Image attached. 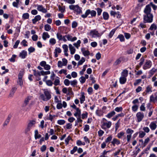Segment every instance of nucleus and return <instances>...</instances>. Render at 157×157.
I'll list each match as a JSON object with an SVG mask.
<instances>
[{
    "mask_svg": "<svg viewBox=\"0 0 157 157\" xmlns=\"http://www.w3.org/2000/svg\"><path fill=\"white\" fill-rule=\"evenodd\" d=\"M17 88L16 87H13L11 89L9 94V96L12 97L14 95V93L16 91Z\"/></svg>",
    "mask_w": 157,
    "mask_h": 157,
    "instance_id": "28",
    "label": "nucleus"
},
{
    "mask_svg": "<svg viewBox=\"0 0 157 157\" xmlns=\"http://www.w3.org/2000/svg\"><path fill=\"white\" fill-rule=\"evenodd\" d=\"M149 127L152 130H155L157 127L156 122H151L149 124Z\"/></svg>",
    "mask_w": 157,
    "mask_h": 157,
    "instance_id": "14",
    "label": "nucleus"
},
{
    "mask_svg": "<svg viewBox=\"0 0 157 157\" xmlns=\"http://www.w3.org/2000/svg\"><path fill=\"white\" fill-rule=\"evenodd\" d=\"M79 81L81 84H83L86 81L85 78L83 76H82L79 78Z\"/></svg>",
    "mask_w": 157,
    "mask_h": 157,
    "instance_id": "38",
    "label": "nucleus"
},
{
    "mask_svg": "<svg viewBox=\"0 0 157 157\" xmlns=\"http://www.w3.org/2000/svg\"><path fill=\"white\" fill-rule=\"evenodd\" d=\"M115 114V112L114 111H112L106 115L105 117L108 118H110L114 115Z\"/></svg>",
    "mask_w": 157,
    "mask_h": 157,
    "instance_id": "23",
    "label": "nucleus"
},
{
    "mask_svg": "<svg viewBox=\"0 0 157 157\" xmlns=\"http://www.w3.org/2000/svg\"><path fill=\"white\" fill-rule=\"evenodd\" d=\"M65 123V121L64 120H58L57 123L60 125L64 124Z\"/></svg>",
    "mask_w": 157,
    "mask_h": 157,
    "instance_id": "45",
    "label": "nucleus"
},
{
    "mask_svg": "<svg viewBox=\"0 0 157 157\" xmlns=\"http://www.w3.org/2000/svg\"><path fill=\"white\" fill-rule=\"evenodd\" d=\"M124 133L122 131L120 132L119 133H118L117 134V137L118 138L120 139L122 138V137L124 135Z\"/></svg>",
    "mask_w": 157,
    "mask_h": 157,
    "instance_id": "51",
    "label": "nucleus"
},
{
    "mask_svg": "<svg viewBox=\"0 0 157 157\" xmlns=\"http://www.w3.org/2000/svg\"><path fill=\"white\" fill-rule=\"evenodd\" d=\"M104 113V112H103V110L101 109H98L96 110L95 112L96 115L99 117L102 116Z\"/></svg>",
    "mask_w": 157,
    "mask_h": 157,
    "instance_id": "19",
    "label": "nucleus"
},
{
    "mask_svg": "<svg viewBox=\"0 0 157 157\" xmlns=\"http://www.w3.org/2000/svg\"><path fill=\"white\" fill-rule=\"evenodd\" d=\"M134 132V131L130 128H128L126 130V133L127 134L126 136L127 141L129 142L132 137V135Z\"/></svg>",
    "mask_w": 157,
    "mask_h": 157,
    "instance_id": "6",
    "label": "nucleus"
},
{
    "mask_svg": "<svg viewBox=\"0 0 157 157\" xmlns=\"http://www.w3.org/2000/svg\"><path fill=\"white\" fill-rule=\"evenodd\" d=\"M79 99L81 104L83 103L85 100V94L83 92L81 93V97Z\"/></svg>",
    "mask_w": 157,
    "mask_h": 157,
    "instance_id": "20",
    "label": "nucleus"
},
{
    "mask_svg": "<svg viewBox=\"0 0 157 157\" xmlns=\"http://www.w3.org/2000/svg\"><path fill=\"white\" fill-rule=\"evenodd\" d=\"M149 5H150V6H152L154 10H155L157 9V6L153 4L152 2H150Z\"/></svg>",
    "mask_w": 157,
    "mask_h": 157,
    "instance_id": "57",
    "label": "nucleus"
},
{
    "mask_svg": "<svg viewBox=\"0 0 157 157\" xmlns=\"http://www.w3.org/2000/svg\"><path fill=\"white\" fill-rule=\"evenodd\" d=\"M27 56V52L25 50L22 51L19 53V56L22 59L26 58Z\"/></svg>",
    "mask_w": 157,
    "mask_h": 157,
    "instance_id": "13",
    "label": "nucleus"
},
{
    "mask_svg": "<svg viewBox=\"0 0 157 157\" xmlns=\"http://www.w3.org/2000/svg\"><path fill=\"white\" fill-rule=\"evenodd\" d=\"M142 81L141 79H136L135 82L134 83V85L135 86H137L138 85L139 83H140Z\"/></svg>",
    "mask_w": 157,
    "mask_h": 157,
    "instance_id": "60",
    "label": "nucleus"
},
{
    "mask_svg": "<svg viewBox=\"0 0 157 157\" xmlns=\"http://www.w3.org/2000/svg\"><path fill=\"white\" fill-rule=\"evenodd\" d=\"M103 19L105 20H107L109 19V15L108 13L104 12L103 13Z\"/></svg>",
    "mask_w": 157,
    "mask_h": 157,
    "instance_id": "31",
    "label": "nucleus"
},
{
    "mask_svg": "<svg viewBox=\"0 0 157 157\" xmlns=\"http://www.w3.org/2000/svg\"><path fill=\"white\" fill-rule=\"evenodd\" d=\"M114 110L117 112H120L122 111L123 108L121 107H117Z\"/></svg>",
    "mask_w": 157,
    "mask_h": 157,
    "instance_id": "52",
    "label": "nucleus"
},
{
    "mask_svg": "<svg viewBox=\"0 0 157 157\" xmlns=\"http://www.w3.org/2000/svg\"><path fill=\"white\" fill-rule=\"evenodd\" d=\"M81 43V41L80 40H78L77 42L75 43L74 45L77 48L80 46V44Z\"/></svg>",
    "mask_w": 157,
    "mask_h": 157,
    "instance_id": "53",
    "label": "nucleus"
},
{
    "mask_svg": "<svg viewBox=\"0 0 157 157\" xmlns=\"http://www.w3.org/2000/svg\"><path fill=\"white\" fill-rule=\"evenodd\" d=\"M17 56L15 55H13L9 59V60L12 62H14L15 61V58Z\"/></svg>",
    "mask_w": 157,
    "mask_h": 157,
    "instance_id": "42",
    "label": "nucleus"
},
{
    "mask_svg": "<svg viewBox=\"0 0 157 157\" xmlns=\"http://www.w3.org/2000/svg\"><path fill=\"white\" fill-rule=\"evenodd\" d=\"M45 82L47 85L49 86H52L53 84L52 81L50 80H47Z\"/></svg>",
    "mask_w": 157,
    "mask_h": 157,
    "instance_id": "47",
    "label": "nucleus"
},
{
    "mask_svg": "<svg viewBox=\"0 0 157 157\" xmlns=\"http://www.w3.org/2000/svg\"><path fill=\"white\" fill-rule=\"evenodd\" d=\"M93 90L92 87H89L88 88L87 90V92L89 95H91L92 94Z\"/></svg>",
    "mask_w": 157,
    "mask_h": 157,
    "instance_id": "64",
    "label": "nucleus"
},
{
    "mask_svg": "<svg viewBox=\"0 0 157 157\" xmlns=\"http://www.w3.org/2000/svg\"><path fill=\"white\" fill-rule=\"evenodd\" d=\"M90 129V126L88 124H86L84 126V131L85 132H87L89 131Z\"/></svg>",
    "mask_w": 157,
    "mask_h": 157,
    "instance_id": "63",
    "label": "nucleus"
},
{
    "mask_svg": "<svg viewBox=\"0 0 157 157\" xmlns=\"http://www.w3.org/2000/svg\"><path fill=\"white\" fill-rule=\"evenodd\" d=\"M157 29V27L155 24H152L149 30H152L154 29L155 30L156 29Z\"/></svg>",
    "mask_w": 157,
    "mask_h": 157,
    "instance_id": "48",
    "label": "nucleus"
},
{
    "mask_svg": "<svg viewBox=\"0 0 157 157\" xmlns=\"http://www.w3.org/2000/svg\"><path fill=\"white\" fill-rule=\"evenodd\" d=\"M139 137L140 138H142L145 135L146 133L144 131H140L139 132Z\"/></svg>",
    "mask_w": 157,
    "mask_h": 157,
    "instance_id": "44",
    "label": "nucleus"
},
{
    "mask_svg": "<svg viewBox=\"0 0 157 157\" xmlns=\"http://www.w3.org/2000/svg\"><path fill=\"white\" fill-rule=\"evenodd\" d=\"M143 130L144 131V132L147 133H148L150 130L149 128L147 127H144L143 128Z\"/></svg>",
    "mask_w": 157,
    "mask_h": 157,
    "instance_id": "56",
    "label": "nucleus"
},
{
    "mask_svg": "<svg viewBox=\"0 0 157 157\" xmlns=\"http://www.w3.org/2000/svg\"><path fill=\"white\" fill-rule=\"evenodd\" d=\"M139 105H133L132 107V111L136 112L137 111L139 108Z\"/></svg>",
    "mask_w": 157,
    "mask_h": 157,
    "instance_id": "33",
    "label": "nucleus"
},
{
    "mask_svg": "<svg viewBox=\"0 0 157 157\" xmlns=\"http://www.w3.org/2000/svg\"><path fill=\"white\" fill-rule=\"evenodd\" d=\"M59 8V10L60 11L61 13H64L65 10V6H61L60 5H59L58 6Z\"/></svg>",
    "mask_w": 157,
    "mask_h": 157,
    "instance_id": "37",
    "label": "nucleus"
},
{
    "mask_svg": "<svg viewBox=\"0 0 157 157\" xmlns=\"http://www.w3.org/2000/svg\"><path fill=\"white\" fill-rule=\"evenodd\" d=\"M150 101L151 102L155 103L157 101V93L152 94L150 97Z\"/></svg>",
    "mask_w": 157,
    "mask_h": 157,
    "instance_id": "10",
    "label": "nucleus"
},
{
    "mask_svg": "<svg viewBox=\"0 0 157 157\" xmlns=\"http://www.w3.org/2000/svg\"><path fill=\"white\" fill-rule=\"evenodd\" d=\"M71 139V137L69 136L65 140V144L66 145L69 144L70 140Z\"/></svg>",
    "mask_w": 157,
    "mask_h": 157,
    "instance_id": "43",
    "label": "nucleus"
},
{
    "mask_svg": "<svg viewBox=\"0 0 157 157\" xmlns=\"http://www.w3.org/2000/svg\"><path fill=\"white\" fill-rule=\"evenodd\" d=\"M50 36L47 32H44L43 34L42 37L44 39H46L47 38H49Z\"/></svg>",
    "mask_w": 157,
    "mask_h": 157,
    "instance_id": "35",
    "label": "nucleus"
},
{
    "mask_svg": "<svg viewBox=\"0 0 157 157\" xmlns=\"http://www.w3.org/2000/svg\"><path fill=\"white\" fill-rule=\"evenodd\" d=\"M76 144L78 146H80L81 145H85V143L84 142H82L81 140H78L77 141Z\"/></svg>",
    "mask_w": 157,
    "mask_h": 157,
    "instance_id": "39",
    "label": "nucleus"
},
{
    "mask_svg": "<svg viewBox=\"0 0 157 157\" xmlns=\"http://www.w3.org/2000/svg\"><path fill=\"white\" fill-rule=\"evenodd\" d=\"M103 119L104 121L101 123V128L105 130L110 128L112 125V122L111 121H107L105 118H103Z\"/></svg>",
    "mask_w": 157,
    "mask_h": 157,
    "instance_id": "2",
    "label": "nucleus"
},
{
    "mask_svg": "<svg viewBox=\"0 0 157 157\" xmlns=\"http://www.w3.org/2000/svg\"><path fill=\"white\" fill-rule=\"evenodd\" d=\"M74 10L77 12L78 14H80L82 13V11L81 10V8L78 5H76Z\"/></svg>",
    "mask_w": 157,
    "mask_h": 157,
    "instance_id": "29",
    "label": "nucleus"
},
{
    "mask_svg": "<svg viewBox=\"0 0 157 157\" xmlns=\"http://www.w3.org/2000/svg\"><path fill=\"white\" fill-rule=\"evenodd\" d=\"M157 70L155 68H153L151 70H150L148 72L149 78H150L154 74L156 71Z\"/></svg>",
    "mask_w": 157,
    "mask_h": 157,
    "instance_id": "21",
    "label": "nucleus"
},
{
    "mask_svg": "<svg viewBox=\"0 0 157 157\" xmlns=\"http://www.w3.org/2000/svg\"><path fill=\"white\" fill-rule=\"evenodd\" d=\"M90 14L91 17H95L96 14V12L94 10H90V9L86 10L85 13L81 15V17L83 18L87 17Z\"/></svg>",
    "mask_w": 157,
    "mask_h": 157,
    "instance_id": "5",
    "label": "nucleus"
},
{
    "mask_svg": "<svg viewBox=\"0 0 157 157\" xmlns=\"http://www.w3.org/2000/svg\"><path fill=\"white\" fill-rule=\"evenodd\" d=\"M152 65V62L150 60H146L143 65V68L146 70L150 68Z\"/></svg>",
    "mask_w": 157,
    "mask_h": 157,
    "instance_id": "7",
    "label": "nucleus"
},
{
    "mask_svg": "<svg viewBox=\"0 0 157 157\" xmlns=\"http://www.w3.org/2000/svg\"><path fill=\"white\" fill-rule=\"evenodd\" d=\"M111 143L114 146H115V145H119L121 144L120 141L116 138H114L112 141H111Z\"/></svg>",
    "mask_w": 157,
    "mask_h": 157,
    "instance_id": "17",
    "label": "nucleus"
},
{
    "mask_svg": "<svg viewBox=\"0 0 157 157\" xmlns=\"http://www.w3.org/2000/svg\"><path fill=\"white\" fill-rule=\"evenodd\" d=\"M151 9L150 6V5L148 4L146 5L144 11V12L145 14H151Z\"/></svg>",
    "mask_w": 157,
    "mask_h": 157,
    "instance_id": "11",
    "label": "nucleus"
},
{
    "mask_svg": "<svg viewBox=\"0 0 157 157\" xmlns=\"http://www.w3.org/2000/svg\"><path fill=\"white\" fill-rule=\"evenodd\" d=\"M126 78L125 77L121 76L120 78V82L121 84H124L126 81Z\"/></svg>",
    "mask_w": 157,
    "mask_h": 157,
    "instance_id": "30",
    "label": "nucleus"
},
{
    "mask_svg": "<svg viewBox=\"0 0 157 157\" xmlns=\"http://www.w3.org/2000/svg\"><path fill=\"white\" fill-rule=\"evenodd\" d=\"M77 84V81L76 79H74L70 81V84L73 87H75Z\"/></svg>",
    "mask_w": 157,
    "mask_h": 157,
    "instance_id": "36",
    "label": "nucleus"
},
{
    "mask_svg": "<svg viewBox=\"0 0 157 157\" xmlns=\"http://www.w3.org/2000/svg\"><path fill=\"white\" fill-rule=\"evenodd\" d=\"M69 47L70 51L71 53V54H74L75 52V49L74 47L71 44H69Z\"/></svg>",
    "mask_w": 157,
    "mask_h": 157,
    "instance_id": "24",
    "label": "nucleus"
},
{
    "mask_svg": "<svg viewBox=\"0 0 157 157\" xmlns=\"http://www.w3.org/2000/svg\"><path fill=\"white\" fill-rule=\"evenodd\" d=\"M152 87L151 85H148L146 87V89L145 90L146 94H149L151 93L152 92Z\"/></svg>",
    "mask_w": 157,
    "mask_h": 157,
    "instance_id": "18",
    "label": "nucleus"
},
{
    "mask_svg": "<svg viewBox=\"0 0 157 157\" xmlns=\"http://www.w3.org/2000/svg\"><path fill=\"white\" fill-rule=\"evenodd\" d=\"M57 117V116L56 115H52L51 114H49V116L48 117L47 119L52 121L53 119L56 117Z\"/></svg>",
    "mask_w": 157,
    "mask_h": 157,
    "instance_id": "40",
    "label": "nucleus"
},
{
    "mask_svg": "<svg viewBox=\"0 0 157 157\" xmlns=\"http://www.w3.org/2000/svg\"><path fill=\"white\" fill-rule=\"evenodd\" d=\"M78 147L77 146H75L73 149L71 150L70 153L71 154H73L77 150Z\"/></svg>",
    "mask_w": 157,
    "mask_h": 157,
    "instance_id": "54",
    "label": "nucleus"
},
{
    "mask_svg": "<svg viewBox=\"0 0 157 157\" xmlns=\"http://www.w3.org/2000/svg\"><path fill=\"white\" fill-rule=\"evenodd\" d=\"M81 51L83 55L85 57L88 56L90 54L89 51L86 50L84 48H81Z\"/></svg>",
    "mask_w": 157,
    "mask_h": 157,
    "instance_id": "16",
    "label": "nucleus"
},
{
    "mask_svg": "<svg viewBox=\"0 0 157 157\" xmlns=\"http://www.w3.org/2000/svg\"><path fill=\"white\" fill-rule=\"evenodd\" d=\"M37 10L40 11L41 12L43 13H46L47 10L44 8L42 5H38L37 6Z\"/></svg>",
    "mask_w": 157,
    "mask_h": 157,
    "instance_id": "15",
    "label": "nucleus"
},
{
    "mask_svg": "<svg viewBox=\"0 0 157 157\" xmlns=\"http://www.w3.org/2000/svg\"><path fill=\"white\" fill-rule=\"evenodd\" d=\"M76 112L74 114V116L76 118L81 116V110L79 109H77L76 110Z\"/></svg>",
    "mask_w": 157,
    "mask_h": 157,
    "instance_id": "25",
    "label": "nucleus"
},
{
    "mask_svg": "<svg viewBox=\"0 0 157 157\" xmlns=\"http://www.w3.org/2000/svg\"><path fill=\"white\" fill-rule=\"evenodd\" d=\"M85 61V58L84 57H82L81 59L78 62V66L82 65Z\"/></svg>",
    "mask_w": 157,
    "mask_h": 157,
    "instance_id": "49",
    "label": "nucleus"
},
{
    "mask_svg": "<svg viewBox=\"0 0 157 157\" xmlns=\"http://www.w3.org/2000/svg\"><path fill=\"white\" fill-rule=\"evenodd\" d=\"M91 36L93 37H99L101 36V34L98 33V31L95 29L91 30L90 32Z\"/></svg>",
    "mask_w": 157,
    "mask_h": 157,
    "instance_id": "8",
    "label": "nucleus"
},
{
    "mask_svg": "<svg viewBox=\"0 0 157 157\" xmlns=\"http://www.w3.org/2000/svg\"><path fill=\"white\" fill-rule=\"evenodd\" d=\"M128 71L127 70H124L122 73V76L126 77L128 75Z\"/></svg>",
    "mask_w": 157,
    "mask_h": 157,
    "instance_id": "46",
    "label": "nucleus"
},
{
    "mask_svg": "<svg viewBox=\"0 0 157 157\" xmlns=\"http://www.w3.org/2000/svg\"><path fill=\"white\" fill-rule=\"evenodd\" d=\"M43 93L41 94L39 98L44 101H47L51 98V92L48 89H44Z\"/></svg>",
    "mask_w": 157,
    "mask_h": 157,
    "instance_id": "1",
    "label": "nucleus"
},
{
    "mask_svg": "<svg viewBox=\"0 0 157 157\" xmlns=\"http://www.w3.org/2000/svg\"><path fill=\"white\" fill-rule=\"evenodd\" d=\"M136 117L137 118V122H139L141 121L143 119L144 115L143 113L138 112L136 114Z\"/></svg>",
    "mask_w": 157,
    "mask_h": 157,
    "instance_id": "9",
    "label": "nucleus"
},
{
    "mask_svg": "<svg viewBox=\"0 0 157 157\" xmlns=\"http://www.w3.org/2000/svg\"><path fill=\"white\" fill-rule=\"evenodd\" d=\"M97 11V14L98 16H100L102 12V10L100 8H98L96 9Z\"/></svg>",
    "mask_w": 157,
    "mask_h": 157,
    "instance_id": "61",
    "label": "nucleus"
},
{
    "mask_svg": "<svg viewBox=\"0 0 157 157\" xmlns=\"http://www.w3.org/2000/svg\"><path fill=\"white\" fill-rule=\"evenodd\" d=\"M63 48L64 50V52L65 56H68L67 52L68 50V47L66 44H64L63 45Z\"/></svg>",
    "mask_w": 157,
    "mask_h": 157,
    "instance_id": "22",
    "label": "nucleus"
},
{
    "mask_svg": "<svg viewBox=\"0 0 157 157\" xmlns=\"http://www.w3.org/2000/svg\"><path fill=\"white\" fill-rule=\"evenodd\" d=\"M36 123V121L34 120L30 121L28 124L27 127L25 130V133L26 134L27 133L33 128L35 127Z\"/></svg>",
    "mask_w": 157,
    "mask_h": 157,
    "instance_id": "4",
    "label": "nucleus"
},
{
    "mask_svg": "<svg viewBox=\"0 0 157 157\" xmlns=\"http://www.w3.org/2000/svg\"><path fill=\"white\" fill-rule=\"evenodd\" d=\"M31 98L32 97L31 96H28L25 99L24 102L23 104V106H26L28 104L29 101L31 99Z\"/></svg>",
    "mask_w": 157,
    "mask_h": 157,
    "instance_id": "26",
    "label": "nucleus"
},
{
    "mask_svg": "<svg viewBox=\"0 0 157 157\" xmlns=\"http://www.w3.org/2000/svg\"><path fill=\"white\" fill-rule=\"evenodd\" d=\"M122 59V57H120L119 58L117 59L114 62V65H117L120 64Z\"/></svg>",
    "mask_w": 157,
    "mask_h": 157,
    "instance_id": "34",
    "label": "nucleus"
},
{
    "mask_svg": "<svg viewBox=\"0 0 157 157\" xmlns=\"http://www.w3.org/2000/svg\"><path fill=\"white\" fill-rule=\"evenodd\" d=\"M29 17V15L28 13H24L22 16V17L24 19H28Z\"/></svg>",
    "mask_w": 157,
    "mask_h": 157,
    "instance_id": "58",
    "label": "nucleus"
},
{
    "mask_svg": "<svg viewBox=\"0 0 157 157\" xmlns=\"http://www.w3.org/2000/svg\"><path fill=\"white\" fill-rule=\"evenodd\" d=\"M64 84L66 86H68L70 84V81L67 79H66L64 81Z\"/></svg>",
    "mask_w": 157,
    "mask_h": 157,
    "instance_id": "55",
    "label": "nucleus"
},
{
    "mask_svg": "<svg viewBox=\"0 0 157 157\" xmlns=\"http://www.w3.org/2000/svg\"><path fill=\"white\" fill-rule=\"evenodd\" d=\"M56 78L55 79V80L54 81V84L56 86H57L59 85L60 84V81L59 80V78L58 77H56Z\"/></svg>",
    "mask_w": 157,
    "mask_h": 157,
    "instance_id": "32",
    "label": "nucleus"
},
{
    "mask_svg": "<svg viewBox=\"0 0 157 157\" xmlns=\"http://www.w3.org/2000/svg\"><path fill=\"white\" fill-rule=\"evenodd\" d=\"M35 50V48L33 47H30L28 49L29 54H30L31 53L34 52Z\"/></svg>",
    "mask_w": 157,
    "mask_h": 157,
    "instance_id": "41",
    "label": "nucleus"
},
{
    "mask_svg": "<svg viewBox=\"0 0 157 157\" xmlns=\"http://www.w3.org/2000/svg\"><path fill=\"white\" fill-rule=\"evenodd\" d=\"M140 110L141 111H144L145 110V103H143L140 107Z\"/></svg>",
    "mask_w": 157,
    "mask_h": 157,
    "instance_id": "59",
    "label": "nucleus"
},
{
    "mask_svg": "<svg viewBox=\"0 0 157 157\" xmlns=\"http://www.w3.org/2000/svg\"><path fill=\"white\" fill-rule=\"evenodd\" d=\"M120 120H118L115 124V131H117L119 127Z\"/></svg>",
    "mask_w": 157,
    "mask_h": 157,
    "instance_id": "62",
    "label": "nucleus"
},
{
    "mask_svg": "<svg viewBox=\"0 0 157 157\" xmlns=\"http://www.w3.org/2000/svg\"><path fill=\"white\" fill-rule=\"evenodd\" d=\"M44 29L46 31H49L51 29V26L48 25V24H46L44 25Z\"/></svg>",
    "mask_w": 157,
    "mask_h": 157,
    "instance_id": "50",
    "label": "nucleus"
},
{
    "mask_svg": "<svg viewBox=\"0 0 157 157\" xmlns=\"http://www.w3.org/2000/svg\"><path fill=\"white\" fill-rule=\"evenodd\" d=\"M113 138V136L111 135H109V136L106 138L105 140V142H106L108 145L111 142Z\"/></svg>",
    "mask_w": 157,
    "mask_h": 157,
    "instance_id": "27",
    "label": "nucleus"
},
{
    "mask_svg": "<svg viewBox=\"0 0 157 157\" xmlns=\"http://www.w3.org/2000/svg\"><path fill=\"white\" fill-rule=\"evenodd\" d=\"M33 75L36 77V79L37 80H39L41 79L40 77V71H36L35 70H33Z\"/></svg>",
    "mask_w": 157,
    "mask_h": 157,
    "instance_id": "12",
    "label": "nucleus"
},
{
    "mask_svg": "<svg viewBox=\"0 0 157 157\" xmlns=\"http://www.w3.org/2000/svg\"><path fill=\"white\" fill-rule=\"evenodd\" d=\"M153 16L152 14H148L144 15V23H150L152 22Z\"/></svg>",
    "mask_w": 157,
    "mask_h": 157,
    "instance_id": "3",
    "label": "nucleus"
}]
</instances>
